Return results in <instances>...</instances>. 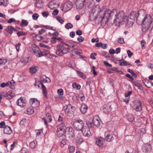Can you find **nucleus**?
<instances>
[{"label":"nucleus","mask_w":153,"mask_h":153,"mask_svg":"<svg viewBox=\"0 0 153 153\" xmlns=\"http://www.w3.org/2000/svg\"><path fill=\"white\" fill-rule=\"evenodd\" d=\"M153 20V15L151 16L149 15H146L143 19L142 23V30L143 32H146L149 28Z\"/></svg>","instance_id":"f257e3e1"},{"label":"nucleus","mask_w":153,"mask_h":153,"mask_svg":"<svg viewBox=\"0 0 153 153\" xmlns=\"http://www.w3.org/2000/svg\"><path fill=\"white\" fill-rule=\"evenodd\" d=\"M56 53L59 56H62L63 55L69 52L70 48L66 47L65 43L62 42L58 45L56 47Z\"/></svg>","instance_id":"f03ea898"},{"label":"nucleus","mask_w":153,"mask_h":153,"mask_svg":"<svg viewBox=\"0 0 153 153\" xmlns=\"http://www.w3.org/2000/svg\"><path fill=\"white\" fill-rule=\"evenodd\" d=\"M84 123L83 121L78 118L74 119L73 123L74 127L77 131L82 130Z\"/></svg>","instance_id":"7ed1b4c3"},{"label":"nucleus","mask_w":153,"mask_h":153,"mask_svg":"<svg viewBox=\"0 0 153 153\" xmlns=\"http://www.w3.org/2000/svg\"><path fill=\"white\" fill-rule=\"evenodd\" d=\"M127 17L124 16V12L123 11H120L118 13L117 12L115 17H114V22L119 23L123 21L127 20Z\"/></svg>","instance_id":"20e7f679"},{"label":"nucleus","mask_w":153,"mask_h":153,"mask_svg":"<svg viewBox=\"0 0 153 153\" xmlns=\"http://www.w3.org/2000/svg\"><path fill=\"white\" fill-rule=\"evenodd\" d=\"M74 131L72 128L69 127L65 129V135L66 137L72 140L74 138Z\"/></svg>","instance_id":"39448f33"},{"label":"nucleus","mask_w":153,"mask_h":153,"mask_svg":"<svg viewBox=\"0 0 153 153\" xmlns=\"http://www.w3.org/2000/svg\"><path fill=\"white\" fill-rule=\"evenodd\" d=\"M111 10L109 9H107L106 6H103L101 7V11L100 12V15H102L105 17L108 18L110 17V14Z\"/></svg>","instance_id":"423d86ee"},{"label":"nucleus","mask_w":153,"mask_h":153,"mask_svg":"<svg viewBox=\"0 0 153 153\" xmlns=\"http://www.w3.org/2000/svg\"><path fill=\"white\" fill-rule=\"evenodd\" d=\"M101 8H100L99 5L94 6L92 9L91 13H92L93 15H95L96 18H98L99 15H100V12L101 11Z\"/></svg>","instance_id":"0eeeda50"},{"label":"nucleus","mask_w":153,"mask_h":153,"mask_svg":"<svg viewBox=\"0 0 153 153\" xmlns=\"http://www.w3.org/2000/svg\"><path fill=\"white\" fill-rule=\"evenodd\" d=\"M142 12H143L144 13V10H140L137 13L135 11H132L130 13L128 16V17L131 19L134 20L135 18L138 17L139 16H140V14Z\"/></svg>","instance_id":"6e6552de"},{"label":"nucleus","mask_w":153,"mask_h":153,"mask_svg":"<svg viewBox=\"0 0 153 153\" xmlns=\"http://www.w3.org/2000/svg\"><path fill=\"white\" fill-rule=\"evenodd\" d=\"M133 108L137 111H140L142 110V105L141 101L139 100L135 101Z\"/></svg>","instance_id":"1a4fd4ad"},{"label":"nucleus","mask_w":153,"mask_h":153,"mask_svg":"<svg viewBox=\"0 0 153 153\" xmlns=\"http://www.w3.org/2000/svg\"><path fill=\"white\" fill-rule=\"evenodd\" d=\"M64 109L65 113L68 115H69L72 110H75V108L74 106H72L70 104H68L64 107Z\"/></svg>","instance_id":"9d476101"},{"label":"nucleus","mask_w":153,"mask_h":153,"mask_svg":"<svg viewBox=\"0 0 153 153\" xmlns=\"http://www.w3.org/2000/svg\"><path fill=\"white\" fill-rule=\"evenodd\" d=\"M104 135L107 141H111L114 139L112 133L110 131H105Z\"/></svg>","instance_id":"9b49d317"},{"label":"nucleus","mask_w":153,"mask_h":153,"mask_svg":"<svg viewBox=\"0 0 153 153\" xmlns=\"http://www.w3.org/2000/svg\"><path fill=\"white\" fill-rule=\"evenodd\" d=\"M72 7V4L71 2L68 1L65 2L63 5L62 10L66 12L71 10Z\"/></svg>","instance_id":"f8f14e48"},{"label":"nucleus","mask_w":153,"mask_h":153,"mask_svg":"<svg viewBox=\"0 0 153 153\" xmlns=\"http://www.w3.org/2000/svg\"><path fill=\"white\" fill-rule=\"evenodd\" d=\"M94 125L97 127H100L102 125V122L97 116L92 117Z\"/></svg>","instance_id":"ddd939ff"},{"label":"nucleus","mask_w":153,"mask_h":153,"mask_svg":"<svg viewBox=\"0 0 153 153\" xmlns=\"http://www.w3.org/2000/svg\"><path fill=\"white\" fill-rule=\"evenodd\" d=\"M95 142L96 144L100 147H102L105 142L104 138L101 137H97L95 138Z\"/></svg>","instance_id":"4468645a"},{"label":"nucleus","mask_w":153,"mask_h":153,"mask_svg":"<svg viewBox=\"0 0 153 153\" xmlns=\"http://www.w3.org/2000/svg\"><path fill=\"white\" fill-rule=\"evenodd\" d=\"M86 124L88 127V128H93L94 126L92 117L88 116L87 117L86 120Z\"/></svg>","instance_id":"2eb2a0df"},{"label":"nucleus","mask_w":153,"mask_h":153,"mask_svg":"<svg viewBox=\"0 0 153 153\" xmlns=\"http://www.w3.org/2000/svg\"><path fill=\"white\" fill-rule=\"evenodd\" d=\"M26 101L25 99L22 97L19 99L16 102V104L20 107L23 108L26 105Z\"/></svg>","instance_id":"dca6fc26"},{"label":"nucleus","mask_w":153,"mask_h":153,"mask_svg":"<svg viewBox=\"0 0 153 153\" xmlns=\"http://www.w3.org/2000/svg\"><path fill=\"white\" fill-rule=\"evenodd\" d=\"M1 95L2 97L8 100L12 99L14 96L13 94L11 91H9L7 92H3L1 94Z\"/></svg>","instance_id":"f3484780"},{"label":"nucleus","mask_w":153,"mask_h":153,"mask_svg":"<svg viewBox=\"0 0 153 153\" xmlns=\"http://www.w3.org/2000/svg\"><path fill=\"white\" fill-rule=\"evenodd\" d=\"M13 30L15 31L16 29L11 26H9L7 28L4 30V32L6 36H8L9 34L11 35L13 33Z\"/></svg>","instance_id":"a211bd4d"},{"label":"nucleus","mask_w":153,"mask_h":153,"mask_svg":"<svg viewBox=\"0 0 153 153\" xmlns=\"http://www.w3.org/2000/svg\"><path fill=\"white\" fill-rule=\"evenodd\" d=\"M29 102L32 105V107L33 108L38 107L40 105L39 101L35 98L30 99L29 101Z\"/></svg>","instance_id":"6ab92c4d"},{"label":"nucleus","mask_w":153,"mask_h":153,"mask_svg":"<svg viewBox=\"0 0 153 153\" xmlns=\"http://www.w3.org/2000/svg\"><path fill=\"white\" fill-rule=\"evenodd\" d=\"M42 120H44L45 124L46 125L48 124V123L51 122L52 120V118L49 113L46 114V116L45 118H42Z\"/></svg>","instance_id":"aec40b11"},{"label":"nucleus","mask_w":153,"mask_h":153,"mask_svg":"<svg viewBox=\"0 0 153 153\" xmlns=\"http://www.w3.org/2000/svg\"><path fill=\"white\" fill-rule=\"evenodd\" d=\"M83 135L86 137H89L91 134L90 129L89 128H86L83 129L82 130Z\"/></svg>","instance_id":"412c9836"},{"label":"nucleus","mask_w":153,"mask_h":153,"mask_svg":"<svg viewBox=\"0 0 153 153\" xmlns=\"http://www.w3.org/2000/svg\"><path fill=\"white\" fill-rule=\"evenodd\" d=\"M88 109V107L85 104H82L81 105L80 110L82 114H85L87 112Z\"/></svg>","instance_id":"4be33fe9"},{"label":"nucleus","mask_w":153,"mask_h":153,"mask_svg":"<svg viewBox=\"0 0 153 153\" xmlns=\"http://www.w3.org/2000/svg\"><path fill=\"white\" fill-rule=\"evenodd\" d=\"M4 134H10L12 133V130L11 128L7 126L4 127Z\"/></svg>","instance_id":"5701e85b"},{"label":"nucleus","mask_w":153,"mask_h":153,"mask_svg":"<svg viewBox=\"0 0 153 153\" xmlns=\"http://www.w3.org/2000/svg\"><path fill=\"white\" fill-rule=\"evenodd\" d=\"M98 17H99L100 20V21L101 23L103 24H105L108 21V18L105 17V16L102 15V16L101 14L99 15V16Z\"/></svg>","instance_id":"b1692460"},{"label":"nucleus","mask_w":153,"mask_h":153,"mask_svg":"<svg viewBox=\"0 0 153 153\" xmlns=\"http://www.w3.org/2000/svg\"><path fill=\"white\" fill-rule=\"evenodd\" d=\"M33 51L34 54L36 56L38 57H41V51L39 48H36L35 49L33 50Z\"/></svg>","instance_id":"393cba45"},{"label":"nucleus","mask_w":153,"mask_h":153,"mask_svg":"<svg viewBox=\"0 0 153 153\" xmlns=\"http://www.w3.org/2000/svg\"><path fill=\"white\" fill-rule=\"evenodd\" d=\"M65 124L63 123H62L57 126V130H60L65 131Z\"/></svg>","instance_id":"a878e982"},{"label":"nucleus","mask_w":153,"mask_h":153,"mask_svg":"<svg viewBox=\"0 0 153 153\" xmlns=\"http://www.w3.org/2000/svg\"><path fill=\"white\" fill-rule=\"evenodd\" d=\"M39 83L40 84L41 86L43 92V93L45 97L47 98V92L46 91V88L43 83H42L41 82H39Z\"/></svg>","instance_id":"bb28decb"},{"label":"nucleus","mask_w":153,"mask_h":153,"mask_svg":"<svg viewBox=\"0 0 153 153\" xmlns=\"http://www.w3.org/2000/svg\"><path fill=\"white\" fill-rule=\"evenodd\" d=\"M151 149V146L150 145H146L142 148V150L144 152H148Z\"/></svg>","instance_id":"cd10ccee"},{"label":"nucleus","mask_w":153,"mask_h":153,"mask_svg":"<svg viewBox=\"0 0 153 153\" xmlns=\"http://www.w3.org/2000/svg\"><path fill=\"white\" fill-rule=\"evenodd\" d=\"M38 67L37 66H33L30 68V72L31 74L36 73L38 70Z\"/></svg>","instance_id":"c85d7f7f"},{"label":"nucleus","mask_w":153,"mask_h":153,"mask_svg":"<svg viewBox=\"0 0 153 153\" xmlns=\"http://www.w3.org/2000/svg\"><path fill=\"white\" fill-rule=\"evenodd\" d=\"M76 9H81L83 7L84 4L81 2H79L76 1Z\"/></svg>","instance_id":"c756f323"},{"label":"nucleus","mask_w":153,"mask_h":153,"mask_svg":"<svg viewBox=\"0 0 153 153\" xmlns=\"http://www.w3.org/2000/svg\"><path fill=\"white\" fill-rule=\"evenodd\" d=\"M43 3L42 0H39L36 3V6L38 8L41 7L43 5Z\"/></svg>","instance_id":"7c9ffc66"},{"label":"nucleus","mask_w":153,"mask_h":153,"mask_svg":"<svg viewBox=\"0 0 153 153\" xmlns=\"http://www.w3.org/2000/svg\"><path fill=\"white\" fill-rule=\"evenodd\" d=\"M33 108L32 107H31L27 108L25 113L29 114H33L34 112V110Z\"/></svg>","instance_id":"2f4dec72"},{"label":"nucleus","mask_w":153,"mask_h":153,"mask_svg":"<svg viewBox=\"0 0 153 153\" xmlns=\"http://www.w3.org/2000/svg\"><path fill=\"white\" fill-rule=\"evenodd\" d=\"M76 73L78 74V75L81 78L84 79L86 78V75L85 74H84L82 72L77 71H76Z\"/></svg>","instance_id":"473e14b6"},{"label":"nucleus","mask_w":153,"mask_h":153,"mask_svg":"<svg viewBox=\"0 0 153 153\" xmlns=\"http://www.w3.org/2000/svg\"><path fill=\"white\" fill-rule=\"evenodd\" d=\"M49 53L50 52L48 50H43V51H41V57L47 55H48Z\"/></svg>","instance_id":"72a5a7b5"},{"label":"nucleus","mask_w":153,"mask_h":153,"mask_svg":"<svg viewBox=\"0 0 153 153\" xmlns=\"http://www.w3.org/2000/svg\"><path fill=\"white\" fill-rule=\"evenodd\" d=\"M75 148L74 146H68V151L70 153H72L75 151Z\"/></svg>","instance_id":"f704fd0d"},{"label":"nucleus","mask_w":153,"mask_h":153,"mask_svg":"<svg viewBox=\"0 0 153 153\" xmlns=\"http://www.w3.org/2000/svg\"><path fill=\"white\" fill-rule=\"evenodd\" d=\"M117 13V10L116 9H113L111 10V12L110 14V17H111L114 16V17H115Z\"/></svg>","instance_id":"c9c22d12"},{"label":"nucleus","mask_w":153,"mask_h":153,"mask_svg":"<svg viewBox=\"0 0 153 153\" xmlns=\"http://www.w3.org/2000/svg\"><path fill=\"white\" fill-rule=\"evenodd\" d=\"M28 24V22L27 20H25V19H22V20L21 22V26H26Z\"/></svg>","instance_id":"e433bc0d"},{"label":"nucleus","mask_w":153,"mask_h":153,"mask_svg":"<svg viewBox=\"0 0 153 153\" xmlns=\"http://www.w3.org/2000/svg\"><path fill=\"white\" fill-rule=\"evenodd\" d=\"M76 141L77 144H80L83 142V140L80 137L78 136L76 138Z\"/></svg>","instance_id":"4c0bfd02"},{"label":"nucleus","mask_w":153,"mask_h":153,"mask_svg":"<svg viewBox=\"0 0 153 153\" xmlns=\"http://www.w3.org/2000/svg\"><path fill=\"white\" fill-rule=\"evenodd\" d=\"M37 145V142L36 140L33 141L30 143V146L32 148H34Z\"/></svg>","instance_id":"58836bf2"},{"label":"nucleus","mask_w":153,"mask_h":153,"mask_svg":"<svg viewBox=\"0 0 153 153\" xmlns=\"http://www.w3.org/2000/svg\"><path fill=\"white\" fill-rule=\"evenodd\" d=\"M64 134V132L63 131L57 130V135L58 137H61Z\"/></svg>","instance_id":"ea45409f"},{"label":"nucleus","mask_w":153,"mask_h":153,"mask_svg":"<svg viewBox=\"0 0 153 153\" xmlns=\"http://www.w3.org/2000/svg\"><path fill=\"white\" fill-rule=\"evenodd\" d=\"M65 27L66 29H69L72 28L73 27V25L71 23H68L65 25Z\"/></svg>","instance_id":"a19ab883"},{"label":"nucleus","mask_w":153,"mask_h":153,"mask_svg":"<svg viewBox=\"0 0 153 153\" xmlns=\"http://www.w3.org/2000/svg\"><path fill=\"white\" fill-rule=\"evenodd\" d=\"M56 4L53 2H50L49 6V7L51 9H53L56 7Z\"/></svg>","instance_id":"79ce46f5"},{"label":"nucleus","mask_w":153,"mask_h":153,"mask_svg":"<svg viewBox=\"0 0 153 153\" xmlns=\"http://www.w3.org/2000/svg\"><path fill=\"white\" fill-rule=\"evenodd\" d=\"M10 82V83H9V86L12 89H14V84H15V82L13 80H11L10 82Z\"/></svg>","instance_id":"37998d69"},{"label":"nucleus","mask_w":153,"mask_h":153,"mask_svg":"<svg viewBox=\"0 0 153 153\" xmlns=\"http://www.w3.org/2000/svg\"><path fill=\"white\" fill-rule=\"evenodd\" d=\"M72 85L73 88H76L78 89H80L81 87L80 85L79 84L75 82L73 83Z\"/></svg>","instance_id":"c03bdc74"},{"label":"nucleus","mask_w":153,"mask_h":153,"mask_svg":"<svg viewBox=\"0 0 153 153\" xmlns=\"http://www.w3.org/2000/svg\"><path fill=\"white\" fill-rule=\"evenodd\" d=\"M66 140L65 139H63L61 140L60 145L61 147H63L66 144Z\"/></svg>","instance_id":"a18cd8bd"},{"label":"nucleus","mask_w":153,"mask_h":153,"mask_svg":"<svg viewBox=\"0 0 153 153\" xmlns=\"http://www.w3.org/2000/svg\"><path fill=\"white\" fill-rule=\"evenodd\" d=\"M87 7L89 8H91L93 7L94 5L93 2H92L91 1H89L87 2Z\"/></svg>","instance_id":"49530a36"},{"label":"nucleus","mask_w":153,"mask_h":153,"mask_svg":"<svg viewBox=\"0 0 153 153\" xmlns=\"http://www.w3.org/2000/svg\"><path fill=\"white\" fill-rule=\"evenodd\" d=\"M57 19L58 22H59L61 24H63L64 22L63 19L61 17H57Z\"/></svg>","instance_id":"de8ad7c7"},{"label":"nucleus","mask_w":153,"mask_h":153,"mask_svg":"<svg viewBox=\"0 0 153 153\" xmlns=\"http://www.w3.org/2000/svg\"><path fill=\"white\" fill-rule=\"evenodd\" d=\"M134 120L133 116L131 115H129L128 117V120L130 122L133 121Z\"/></svg>","instance_id":"09e8293b"},{"label":"nucleus","mask_w":153,"mask_h":153,"mask_svg":"<svg viewBox=\"0 0 153 153\" xmlns=\"http://www.w3.org/2000/svg\"><path fill=\"white\" fill-rule=\"evenodd\" d=\"M32 17L33 19L36 20L39 17V15L38 13H35L33 14Z\"/></svg>","instance_id":"8fccbe9b"},{"label":"nucleus","mask_w":153,"mask_h":153,"mask_svg":"<svg viewBox=\"0 0 153 153\" xmlns=\"http://www.w3.org/2000/svg\"><path fill=\"white\" fill-rule=\"evenodd\" d=\"M21 60L25 63L27 62H29V58L27 57H24L23 56L21 59Z\"/></svg>","instance_id":"3c124183"},{"label":"nucleus","mask_w":153,"mask_h":153,"mask_svg":"<svg viewBox=\"0 0 153 153\" xmlns=\"http://www.w3.org/2000/svg\"><path fill=\"white\" fill-rule=\"evenodd\" d=\"M21 44L20 43H19L15 45V47L17 52L19 51L20 47L21 46Z\"/></svg>","instance_id":"603ef678"},{"label":"nucleus","mask_w":153,"mask_h":153,"mask_svg":"<svg viewBox=\"0 0 153 153\" xmlns=\"http://www.w3.org/2000/svg\"><path fill=\"white\" fill-rule=\"evenodd\" d=\"M7 62L6 59H0V66L1 65L4 64Z\"/></svg>","instance_id":"864d4df0"},{"label":"nucleus","mask_w":153,"mask_h":153,"mask_svg":"<svg viewBox=\"0 0 153 153\" xmlns=\"http://www.w3.org/2000/svg\"><path fill=\"white\" fill-rule=\"evenodd\" d=\"M9 83H10V82H7L6 83L2 82L0 85V86L2 88H4L6 86H8Z\"/></svg>","instance_id":"5fc2aeb1"},{"label":"nucleus","mask_w":153,"mask_h":153,"mask_svg":"<svg viewBox=\"0 0 153 153\" xmlns=\"http://www.w3.org/2000/svg\"><path fill=\"white\" fill-rule=\"evenodd\" d=\"M127 71L128 72L130 73L133 76L135 77L137 76V75L132 70L130 69H128Z\"/></svg>","instance_id":"6e6d98bb"},{"label":"nucleus","mask_w":153,"mask_h":153,"mask_svg":"<svg viewBox=\"0 0 153 153\" xmlns=\"http://www.w3.org/2000/svg\"><path fill=\"white\" fill-rule=\"evenodd\" d=\"M146 42L144 40H142L141 42V45L142 49H145V45H146Z\"/></svg>","instance_id":"4d7b16f0"},{"label":"nucleus","mask_w":153,"mask_h":153,"mask_svg":"<svg viewBox=\"0 0 153 153\" xmlns=\"http://www.w3.org/2000/svg\"><path fill=\"white\" fill-rule=\"evenodd\" d=\"M17 143L16 142H14L13 144L11 145V150H13L17 145Z\"/></svg>","instance_id":"13d9d810"},{"label":"nucleus","mask_w":153,"mask_h":153,"mask_svg":"<svg viewBox=\"0 0 153 153\" xmlns=\"http://www.w3.org/2000/svg\"><path fill=\"white\" fill-rule=\"evenodd\" d=\"M57 93L60 95H62L63 94V91L62 89H59L57 90Z\"/></svg>","instance_id":"bf43d9fd"},{"label":"nucleus","mask_w":153,"mask_h":153,"mask_svg":"<svg viewBox=\"0 0 153 153\" xmlns=\"http://www.w3.org/2000/svg\"><path fill=\"white\" fill-rule=\"evenodd\" d=\"M77 39L79 42H81L84 40V39L82 36H79L78 37Z\"/></svg>","instance_id":"052dcab7"},{"label":"nucleus","mask_w":153,"mask_h":153,"mask_svg":"<svg viewBox=\"0 0 153 153\" xmlns=\"http://www.w3.org/2000/svg\"><path fill=\"white\" fill-rule=\"evenodd\" d=\"M65 44L66 47H68L69 48H73L75 46L73 44H72L71 43H65Z\"/></svg>","instance_id":"680f3d73"},{"label":"nucleus","mask_w":153,"mask_h":153,"mask_svg":"<svg viewBox=\"0 0 153 153\" xmlns=\"http://www.w3.org/2000/svg\"><path fill=\"white\" fill-rule=\"evenodd\" d=\"M128 62L125 61L123 60V62H121L120 63V65L121 66H123L124 65H127Z\"/></svg>","instance_id":"e2e57ef3"},{"label":"nucleus","mask_w":153,"mask_h":153,"mask_svg":"<svg viewBox=\"0 0 153 153\" xmlns=\"http://www.w3.org/2000/svg\"><path fill=\"white\" fill-rule=\"evenodd\" d=\"M118 42L119 43L123 44L124 43V41L123 39L122 38H119L118 39Z\"/></svg>","instance_id":"0e129e2a"},{"label":"nucleus","mask_w":153,"mask_h":153,"mask_svg":"<svg viewBox=\"0 0 153 153\" xmlns=\"http://www.w3.org/2000/svg\"><path fill=\"white\" fill-rule=\"evenodd\" d=\"M45 79H44V80H43V81L44 82H51V81L50 78H49L48 77H46V76H45Z\"/></svg>","instance_id":"69168bd1"},{"label":"nucleus","mask_w":153,"mask_h":153,"mask_svg":"<svg viewBox=\"0 0 153 153\" xmlns=\"http://www.w3.org/2000/svg\"><path fill=\"white\" fill-rule=\"evenodd\" d=\"M5 123L4 121H2L0 123V128H3L5 127Z\"/></svg>","instance_id":"338daca9"},{"label":"nucleus","mask_w":153,"mask_h":153,"mask_svg":"<svg viewBox=\"0 0 153 153\" xmlns=\"http://www.w3.org/2000/svg\"><path fill=\"white\" fill-rule=\"evenodd\" d=\"M104 65L107 67H111L112 66V65L109 63L107 61H104Z\"/></svg>","instance_id":"774afa93"}]
</instances>
